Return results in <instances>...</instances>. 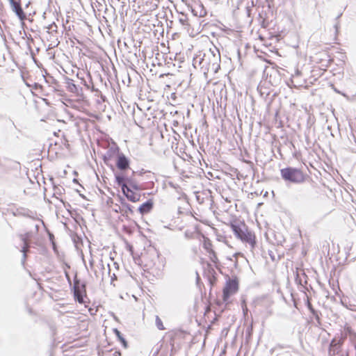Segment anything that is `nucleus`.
Instances as JSON below:
<instances>
[{
    "mask_svg": "<svg viewBox=\"0 0 356 356\" xmlns=\"http://www.w3.org/2000/svg\"><path fill=\"white\" fill-rule=\"evenodd\" d=\"M310 60L312 64L311 72L312 76L317 78L321 76L327 71L333 59L327 50L322 49L311 56Z\"/></svg>",
    "mask_w": 356,
    "mask_h": 356,
    "instance_id": "f257e3e1",
    "label": "nucleus"
},
{
    "mask_svg": "<svg viewBox=\"0 0 356 356\" xmlns=\"http://www.w3.org/2000/svg\"><path fill=\"white\" fill-rule=\"evenodd\" d=\"M229 227L236 238L244 243L250 244L252 248H254L256 245V236L254 233L249 230L244 221H231Z\"/></svg>",
    "mask_w": 356,
    "mask_h": 356,
    "instance_id": "f03ea898",
    "label": "nucleus"
},
{
    "mask_svg": "<svg viewBox=\"0 0 356 356\" xmlns=\"http://www.w3.org/2000/svg\"><path fill=\"white\" fill-rule=\"evenodd\" d=\"M280 175L284 181L291 183L300 184L306 179V175L302 170L292 167L281 169Z\"/></svg>",
    "mask_w": 356,
    "mask_h": 356,
    "instance_id": "7ed1b4c3",
    "label": "nucleus"
},
{
    "mask_svg": "<svg viewBox=\"0 0 356 356\" xmlns=\"http://www.w3.org/2000/svg\"><path fill=\"white\" fill-rule=\"evenodd\" d=\"M73 290L75 300L83 305L90 312L92 308L89 307L90 302L87 296L86 285L79 281L75 280Z\"/></svg>",
    "mask_w": 356,
    "mask_h": 356,
    "instance_id": "20e7f679",
    "label": "nucleus"
},
{
    "mask_svg": "<svg viewBox=\"0 0 356 356\" xmlns=\"http://www.w3.org/2000/svg\"><path fill=\"white\" fill-rule=\"evenodd\" d=\"M238 289L239 282L238 279L236 277H229L222 289V300L228 302L230 298L238 292Z\"/></svg>",
    "mask_w": 356,
    "mask_h": 356,
    "instance_id": "39448f33",
    "label": "nucleus"
},
{
    "mask_svg": "<svg viewBox=\"0 0 356 356\" xmlns=\"http://www.w3.org/2000/svg\"><path fill=\"white\" fill-rule=\"evenodd\" d=\"M343 338V337H339V334H337L331 340L328 349L330 356H334L339 353L345 341Z\"/></svg>",
    "mask_w": 356,
    "mask_h": 356,
    "instance_id": "423d86ee",
    "label": "nucleus"
},
{
    "mask_svg": "<svg viewBox=\"0 0 356 356\" xmlns=\"http://www.w3.org/2000/svg\"><path fill=\"white\" fill-rule=\"evenodd\" d=\"M220 69V58L213 55L212 58H208L207 62V72L204 74L211 73L216 74Z\"/></svg>",
    "mask_w": 356,
    "mask_h": 356,
    "instance_id": "0eeeda50",
    "label": "nucleus"
},
{
    "mask_svg": "<svg viewBox=\"0 0 356 356\" xmlns=\"http://www.w3.org/2000/svg\"><path fill=\"white\" fill-rule=\"evenodd\" d=\"M13 11L17 15L21 21L26 19V14L22 8V0H8Z\"/></svg>",
    "mask_w": 356,
    "mask_h": 356,
    "instance_id": "6e6552de",
    "label": "nucleus"
},
{
    "mask_svg": "<svg viewBox=\"0 0 356 356\" xmlns=\"http://www.w3.org/2000/svg\"><path fill=\"white\" fill-rule=\"evenodd\" d=\"M122 193L132 202H137L140 200V194L134 191L127 186H124Z\"/></svg>",
    "mask_w": 356,
    "mask_h": 356,
    "instance_id": "1a4fd4ad",
    "label": "nucleus"
},
{
    "mask_svg": "<svg viewBox=\"0 0 356 356\" xmlns=\"http://www.w3.org/2000/svg\"><path fill=\"white\" fill-rule=\"evenodd\" d=\"M116 166L120 170H127L129 168V161L124 154L118 155Z\"/></svg>",
    "mask_w": 356,
    "mask_h": 356,
    "instance_id": "9d476101",
    "label": "nucleus"
},
{
    "mask_svg": "<svg viewBox=\"0 0 356 356\" xmlns=\"http://www.w3.org/2000/svg\"><path fill=\"white\" fill-rule=\"evenodd\" d=\"M308 316H306L305 321L307 324H312L314 326H321V316L322 313H307Z\"/></svg>",
    "mask_w": 356,
    "mask_h": 356,
    "instance_id": "9b49d317",
    "label": "nucleus"
},
{
    "mask_svg": "<svg viewBox=\"0 0 356 356\" xmlns=\"http://www.w3.org/2000/svg\"><path fill=\"white\" fill-rule=\"evenodd\" d=\"M153 208V201L152 200H149L146 202L142 204L138 208L139 212L143 215L149 213Z\"/></svg>",
    "mask_w": 356,
    "mask_h": 356,
    "instance_id": "f8f14e48",
    "label": "nucleus"
},
{
    "mask_svg": "<svg viewBox=\"0 0 356 356\" xmlns=\"http://www.w3.org/2000/svg\"><path fill=\"white\" fill-rule=\"evenodd\" d=\"M113 332L115 335L116 336L118 340L120 342L122 346L127 349L129 347L128 342L126 340V339L124 337L123 334L121 333L120 330H118L117 328L113 329Z\"/></svg>",
    "mask_w": 356,
    "mask_h": 356,
    "instance_id": "ddd939ff",
    "label": "nucleus"
},
{
    "mask_svg": "<svg viewBox=\"0 0 356 356\" xmlns=\"http://www.w3.org/2000/svg\"><path fill=\"white\" fill-rule=\"evenodd\" d=\"M339 337H343V339L345 341L348 336L356 337V333L352 330L350 326H345L343 331L339 334Z\"/></svg>",
    "mask_w": 356,
    "mask_h": 356,
    "instance_id": "4468645a",
    "label": "nucleus"
},
{
    "mask_svg": "<svg viewBox=\"0 0 356 356\" xmlns=\"http://www.w3.org/2000/svg\"><path fill=\"white\" fill-rule=\"evenodd\" d=\"M186 332L181 330H172L167 333L168 337L170 338L171 342L177 337H183Z\"/></svg>",
    "mask_w": 356,
    "mask_h": 356,
    "instance_id": "2eb2a0df",
    "label": "nucleus"
},
{
    "mask_svg": "<svg viewBox=\"0 0 356 356\" xmlns=\"http://www.w3.org/2000/svg\"><path fill=\"white\" fill-rule=\"evenodd\" d=\"M66 88H67V90L72 93H77L78 92L77 86L74 83L73 81L71 79L67 80V81L66 83Z\"/></svg>",
    "mask_w": 356,
    "mask_h": 356,
    "instance_id": "dca6fc26",
    "label": "nucleus"
},
{
    "mask_svg": "<svg viewBox=\"0 0 356 356\" xmlns=\"http://www.w3.org/2000/svg\"><path fill=\"white\" fill-rule=\"evenodd\" d=\"M58 145V143L56 142L54 145H51L49 147V152H54L55 154L57 155L58 154H62L63 149H64L63 147L60 146L59 148H57V146Z\"/></svg>",
    "mask_w": 356,
    "mask_h": 356,
    "instance_id": "f3484780",
    "label": "nucleus"
},
{
    "mask_svg": "<svg viewBox=\"0 0 356 356\" xmlns=\"http://www.w3.org/2000/svg\"><path fill=\"white\" fill-rule=\"evenodd\" d=\"M227 327H224L223 331L224 330L228 331L229 327L231 326V325H232L235 322L236 317L234 315L229 314L227 317Z\"/></svg>",
    "mask_w": 356,
    "mask_h": 356,
    "instance_id": "a211bd4d",
    "label": "nucleus"
},
{
    "mask_svg": "<svg viewBox=\"0 0 356 356\" xmlns=\"http://www.w3.org/2000/svg\"><path fill=\"white\" fill-rule=\"evenodd\" d=\"M115 181L122 188V191H123L124 186H127V184L124 182V178L123 176H121L120 175H115Z\"/></svg>",
    "mask_w": 356,
    "mask_h": 356,
    "instance_id": "6ab92c4d",
    "label": "nucleus"
},
{
    "mask_svg": "<svg viewBox=\"0 0 356 356\" xmlns=\"http://www.w3.org/2000/svg\"><path fill=\"white\" fill-rule=\"evenodd\" d=\"M203 247L208 253L213 250L212 249V243L209 238H204Z\"/></svg>",
    "mask_w": 356,
    "mask_h": 356,
    "instance_id": "aec40b11",
    "label": "nucleus"
},
{
    "mask_svg": "<svg viewBox=\"0 0 356 356\" xmlns=\"http://www.w3.org/2000/svg\"><path fill=\"white\" fill-rule=\"evenodd\" d=\"M155 325L158 330H164L165 327L163 325V321L159 316H155Z\"/></svg>",
    "mask_w": 356,
    "mask_h": 356,
    "instance_id": "412c9836",
    "label": "nucleus"
},
{
    "mask_svg": "<svg viewBox=\"0 0 356 356\" xmlns=\"http://www.w3.org/2000/svg\"><path fill=\"white\" fill-rule=\"evenodd\" d=\"M210 273H211V275L209 276V281L211 285L213 286L217 281V277L216 276V272L213 269H211L210 270Z\"/></svg>",
    "mask_w": 356,
    "mask_h": 356,
    "instance_id": "4be33fe9",
    "label": "nucleus"
},
{
    "mask_svg": "<svg viewBox=\"0 0 356 356\" xmlns=\"http://www.w3.org/2000/svg\"><path fill=\"white\" fill-rule=\"evenodd\" d=\"M252 356H268V352L266 349H257L253 353Z\"/></svg>",
    "mask_w": 356,
    "mask_h": 356,
    "instance_id": "5701e85b",
    "label": "nucleus"
},
{
    "mask_svg": "<svg viewBox=\"0 0 356 356\" xmlns=\"http://www.w3.org/2000/svg\"><path fill=\"white\" fill-rule=\"evenodd\" d=\"M209 254L211 261L213 262L216 265H217L218 263V259L214 250H212L211 252H209Z\"/></svg>",
    "mask_w": 356,
    "mask_h": 356,
    "instance_id": "b1692460",
    "label": "nucleus"
},
{
    "mask_svg": "<svg viewBox=\"0 0 356 356\" xmlns=\"http://www.w3.org/2000/svg\"><path fill=\"white\" fill-rule=\"evenodd\" d=\"M213 314H214V315H215V316H214V317H213V319L211 321V323H210L209 324H208V325H207V329H208V330H209H209H210V329H211V326H212V325H213V324L216 323V321L218 320V318L220 317V314L221 313H216V312H214Z\"/></svg>",
    "mask_w": 356,
    "mask_h": 356,
    "instance_id": "393cba45",
    "label": "nucleus"
},
{
    "mask_svg": "<svg viewBox=\"0 0 356 356\" xmlns=\"http://www.w3.org/2000/svg\"><path fill=\"white\" fill-rule=\"evenodd\" d=\"M24 240V246L22 247V252L26 254V252L28 251V249L29 248V243L27 241V239L26 238H23Z\"/></svg>",
    "mask_w": 356,
    "mask_h": 356,
    "instance_id": "a878e982",
    "label": "nucleus"
},
{
    "mask_svg": "<svg viewBox=\"0 0 356 356\" xmlns=\"http://www.w3.org/2000/svg\"><path fill=\"white\" fill-rule=\"evenodd\" d=\"M332 31L333 32V35H334V38H333V40H334V42L336 43L337 40V35H338V29L337 26H335L333 30H330V32Z\"/></svg>",
    "mask_w": 356,
    "mask_h": 356,
    "instance_id": "bb28decb",
    "label": "nucleus"
},
{
    "mask_svg": "<svg viewBox=\"0 0 356 356\" xmlns=\"http://www.w3.org/2000/svg\"><path fill=\"white\" fill-rule=\"evenodd\" d=\"M62 143L65 149H70V144L68 143V141L67 140L65 139L64 141L62 142Z\"/></svg>",
    "mask_w": 356,
    "mask_h": 356,
    "instance_id": "cd10ccee",
    "label": "nucleus"
},
{
    "mask_svg": "<svg viewBox=\"0 0 356 356\" xmlns=\"http://www.w3.org/2000/svg\"><path fill=\"white\" fill-rule=\"evenodd\" d=\"M111 356H121L120 350H115L114 353H111Z\"/></svg>",
    "mask_w": 356,
    "mask_h": 356,
    "instance_id": "c85d7f7f",
    "label": "nucleus"
},
{
    "mask_svg": "<svg viewBox=\"0 0 356 356\" xmlns=\"http://www.w3.org/2000/svg\"><path fill=\"white\" fill-rule=\"evenodd\" d=\"M49 327H50V329L51 330V331L53 332V334H55V333H54V331H55V330H56V327H55V325H54L51 324V325H49Z\"/></svg>",
    "mask_w": 356,
    "mask_h": 356,
    "instance_id": "c756f323",
    "label": "nucleus"
},
{
    "mask_svg": "<svg viewBox=\"0 0 356 356\" xmlns=\"http://www.w3.org/2000/svg\"><path fill=\"white\" fill-rule=\"evenodd\" d=\"M203 314H204V321H207L206 318H209V315L211 313H206V312H204Z\"/></svg>",
    "mask_w": 356,
    "mask_h": 356,
    "instance_id": "7c9ffc66",
    "label": "nucleus"
},
{
    "mask_svg": "<svg viewBox=\"0 0 356 356\" xmlns=\"http://www.w3.org/2000/svg\"><path fill=\"white\" fill-rule=\"evenodd\" d=\"M249 314H251L252 313H246V312L243 313V317H244V318H245V319H246V318H249Z\"/></svg>",
    "mask_w": 356,
    "mask_h": 356,
    "instance_id": "2f4dec72",
    "label": "nucleus"
},
{
    "mask_svg": "<svg viewBox=\"0 0 356 356\" xmlns=\"http://www.w3.org/2000/svg\"><path fill=\"white\" fill-rule=\"evenodd\" d=\"M243 311L244 310H248V308L246 307L245 301L243 302Z\"/></svg>",
    "mask_w": 356,
    "mask_h": 356,
    "instance_id": "473e14b6",
    "label": "nucleus"
},
{
    "mask_svg": "<svg viewBox=\"0 0 356 356\" xmlns=\"http://www.w3.org/2000/svg\"><path fill=\"white\" fill-rule=\"evenodd\" d=\"M196 321L198 323L199 325H201L202 324V322H198V319L196 318Z\"/></svg>",
    "mask_w": 356,
    "mask_h": 356,
    "instance_id": "72a5a7b5",
    "label": "nucleus"
},
{
    "mask_svg": "<svg viewBox=\"0 0 356 356\" xmlns=\"http://www.w3.org/2000/svg\"><path fill=\"white\" fill-rule=\"evenodd\" d=\"M96 314H97V313H93V312H91V313H90V314H91L92 316H94V315H95Z\"/></svg>",
    "mask_w": 356,
    "mask_h": 356,
    "instance_id": "f704fd0d",
    "label": "nucleus"
},
{
    "mask_svg": "<svg viewBox=\"0 0 356 356\" xmlns=\"http://www.w3.org/2000/svg\"><path fill=\"white\" fill-rule=\"evenodd\" d=\"M129 210L130 211L131 213H132V210L129 207Z\"/></svg>",
    "mask_w": 356,
    "mask_h": 356,
    "instance_id": "c9c22d12",
    "label": "nucleus"
},
{
    "mask_svg": "<svg viewBox=\"0 0 356 356\" xmlns=\"http://www.w3.org/2000/svg\"><path fill=\"white\" fill-rule=\"evenodd\" d=\"M355 349H356V343H355Z\"/></svg>",
    "mask_w": 356,
    "mask_h": 356,
    "instance_id": "e433bc0d",
    "label": "nucleus"
}]
</instances>
